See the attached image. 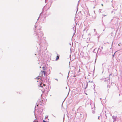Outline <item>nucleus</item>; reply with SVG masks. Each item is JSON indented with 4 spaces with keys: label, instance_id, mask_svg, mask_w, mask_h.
<instances>
[{
    "label": "nucleus",
    "instance_id": "nucleus-4",
    "mask_svg": "<svg viewBox=\"0 0 122 122\" xmlns=\"http://www.w3.org/2000/svg\"><path fill=\"white\" fill-rule=\"evenodd\" d=\"M42 83L40 84V86H41V87L42 86Z\"/></svg>",
    "mask_w": 122,
    "mask_h": 122
},
{
    "label": "nucleus",
    "instance_id": "nucleus-5",
    "mask_svg": "<svg viewBox=\"0 0 122 122\" xmlns=\"http://www.w3.org/2000/svg\"><path fill=\"white\" fill-rule=\"evenodd\" d=\"M42 68H43V70H45V67H44H44H42Z\"/></svg>",
    "mask_w": 122,
    "mask_h": 122
},
{
    "label": "nucleus",
    "instance_id": "nucleus-8",
    "mask_svg": "<svg viewBox=\"0 0 122 122\" xmlns=\"http://www.w3.org/2000/svg\"><path fill=\"white\" fill-rule=\"evenodd\" d=\"M43 122H46L45 121L43 120Z\"/></svg>",
    "mask_w": 122,
    "mask_h": 122
},
{
    "label": "nucleus",
    "instance_id": "nucleus-3",
    "mask_svg": "<svg viewBox=\"0 0 122 122\" xmlns=\"http://www.w3.org/2000/svg\"><path fill=\"white\" fill-rule=\"evenodd\" d=\"M41 79V77H39V76L37 77V79Z\"/></svg>",
    "mask_w": 122,
    "mask_h": 122
},
{
    "label": "nucleus",
    "instance_id": "nucleus-10",
    "mask_svg": "<svg viewBox=\"0 0 122 122\" xmlns=\"http://www.w3.org/2000/svg\"><path fill=\"white\" fill-rule=\"evenodd\" d=\"M48 116H46V118H47V117Z\"/></svg>",
    "mask_w": 122,
    "mask_h": 122
},
{
    "label": "nucleus",
    "instance_id": "nucleus-6",
    "mask_svg": "<svg viewBox=\"0 0 122 122\" xmlns=\"http://www.w3.org/2000/svg\"><path fill=\"white\" fill-rule=\"evenodd\" d=\"M37 122V121H36V120H35L33 122Z\"/></svg>",
    "mask_w": 122,
    "mask_h": 122
},
{
    "label": "nucleus",
    "instance_id": "nucleus-11",
    "mask_svg": "<svg viewBox=\"0 0 122 122\" xmlns=\"http://www.w3.org/2000/svg\"><path fill=\"white\" fill-rule=\"evenodd\" d=\"M102 6H103V4H102Z\"/></svg>",
    "mask_w": 122,
    "mask_h": 122
},
{
    "label": "nucleus",
    "instance_id": "nucleus-2",
    "mask_svg": "<svg viewBox=\"0 0 122 122\" xmlns=\"http://www.w3.org/2000/svg\"><path fill=\"white\" fill-rule=\"evenodd\" d=\"M59 55H58V54H57V55L56 56V60L57 61L59 59Z\"/></svg>",
    "mask_w": 122,
    "mask_h": 122
},
{
    "label": "nucleus",
    "instance_id": "nucleus-1",
    "mask_svg": "<svg viewBox=\"0 0 122 122\" xmlns=\"http://www.w3.org/2000/svg\"><path fill=\"white\" fill-rule=\"evenodd\" d=\"M46 74V72L44 71H41L40 73L39 76V77H42L43 76V74L45 76Z\"/></svg>",
    "mask_w": 122,
    "mask_h": 122
},
{
    "label": "nucleus",
    "instance_id": "nucleus-9",
    "mask_svg": "<svg viewBox=\"0 0 122 122\" xmlns=\"http://www.w3.org/2000/svg\"><path fill=\"white\" fill-rule=\"evenodd\" d=\"M112 75V74H110L109 75L110 76H111Z\"/></svg>",
    "mask_w": 122,
    "mask_h": 122
},
{
    "label": "nucleus",
    "instance_id": "nucleus-7",
    "mask_svg": "<svg viewBox=\"0 0 122 122\" xmlns=\"http://www.w3.org/2000/svg\"><path fill=\"white\" fill-rule=\"evenodd\" d=\"M43 86H46V85L45 84H43Z\"/></svg>",
    "mask_w": 122,
    "mask_h": 122
}]
</instances>
